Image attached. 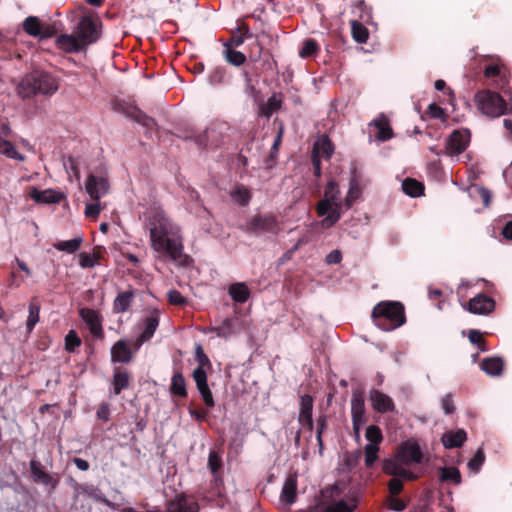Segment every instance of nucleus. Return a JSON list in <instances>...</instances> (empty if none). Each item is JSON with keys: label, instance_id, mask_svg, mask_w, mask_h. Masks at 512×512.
Returning a JSON list of instances; mask_svg holds the SVG:
<instances>
[{"label": "nucleus", "instance_id": "obj_20", "mask_svg": "<svg viewBox=\"0 0 512 512\" xmlns=\"http://www.w3.org/2000/svg\"><path fill=\"white\" fill-rule=\"evenodd\" d=\"M38 71L31 72L25 75L18 84V94L23 98L31 97L39 93L37 88Z\"/></svg>", "mask_w": 512, "mask_h": 512}, {"label": "nucleus", "instance_id": "obj_14", "mask_svg": "<svg viewBox=\"0 0 512 512\" xmlns=\"http://www.w3.org/2000/svg\"><path fill=\"white\" fill-rule=\"evenodd\" d=\"M470 313L478 315H486L491 313L495 308V302L492 298L478 294L464 306Z\"/></svg>", "mask_w": 512, "mask_h": 512}, {"label": "nucleus", "instance_id": "obj_31", "mask_svg": "<svg viewBox=\"0 0 512 512\" xmlns=\"http://www.w3.org/2000/svg\"><path fill=\"white\" fill-rule=\"evenodd\" d=\"M29 196L34 201L40 203H56L60 200L59 194L53 190L40 191L36 188H32L29 192Z\"/></svg>", "mask_w": 512, "mask_h": 512}, {"label": "nucleus", "instance_id": "obj_42", "mask_svg": "<svg viewBox=\"0 0 512 512\" xmlns=\"http://www.w3.org/2000/svg\"><path fill=\"white\" fill-rule=\"evenodd\" d=\"M351 32H352V36L356 42H358V43H366L367 42L369 33H368L367 28L363 24H361L357 21H352Z\"/></svg>", "mask_w": 512, "mask_h": 512}, {"label": "nucleus", "instance_id": "obj_12", "mask_svg": "<svg viewBox=\"0 0 512 512\" xmlns=\"http://www.w3.org/2000/svg\"><path fill=\"white\" fill-rule=\"evenodd\" d=\"M79 315L94 337H103L102 317L99 312L90 308H82Z\"/></svg>", "mask_w": 512, "mask_h": 512}, {"label": "nucleus", "instance_id": "obj_1", "mask_svg": "<svg viewBox=\"0 0 512 512\" xmlns=\"http://www.w3.org/2000/svg\"><path fill=\"white\" fill-rule=\"evenodd\" d=\"M143 223L149 231L150 246L154 252L173 261L182 257L184 245L181 227L160 206H150L143 214Z\"/></svg>", "mask_w": 512, "mask_h": 512}, {"label": "nucleus", "instance_id": "obj_37", "mask_svg": "<svg viewBox=\"0 0 512 512\" xmlns=\"http://www.w3.org/2000/svg\"><path fill=\"white\" fill-rule=\"evenodd\" d=\"M356 508V501L353 498L341 499L330 504L327 512H352Z\"/></svg>", "mask_w": 512, "mask_h": 512}, {"label": "nucleus", "instance_id": "obj_24", "mask_svg": "<svg viewBox=\"0 0 512 512\" xmlns=\"http://www.w3.org/2000/svg\"><path fill=\"white\" fill-rule=\"evenodd\" d=\"M312 409L313 399L309 395H303L300 398V410H299V422L303 426H307L312 429Z\"/></svg>", "mask_w": 512, "mask_h": 512}, {"label": "nucleus", "instance_id": "obj_51", "mask_svg": "<svg viewBox=\"0 0 512 512\" xmlns=\"http://www.w3.org/2000/svg\"><path fill=\"white\" fill-rule=\"evenodd\" d=\"M318 49V45L315 40L308 39L303 43L301 50L299 51V55L302 58H308L316 53Z\"/></svg>", "mask_w": 512, "mask_h": 512}, {"label": "nucleus", "instance_id": "obj_22", "mask_svg": "<svg viewBox=\"0 0 512 512\" xmlns=\"http://www.w3.org/2000/svg\"><path fill=\"white\" fill-rule=\"evenodd\" d=\"M132 356L133 354L126 340H118L111 348V361L113 363H128Z\"/></svg>", "mask_w": 512, "mask_h": 512}, {"label": "nucleus", "instance_id": "obj_40", "mask_svg": "<svg viewBox=\"0 0 512 512\" xmlns=\"http://www.w3.org/2000/svg\"><path fill=\"white\" fill-rule=\"evenodd\" d=\"M82 241L83 239L81 237H77L66 241L56 242L53 244V247L58 251H64L71 254L80 248Z\"/></svg>", "mask_w": 512, "mask_h": 512}, {"label": "nucleus", "instance_id": "obj_2", "mask_svg": "<svg viewBox=\"0 0 512 512\" xmlns=\"http://www.w3.org/2000/svg\"><path fill=\"white\" fill-rule=\"evenodd\" d=\"M341 209V192L335 181H329L324 191V198L316 207L318 216L323 217L321 227L324 229L332 227L341 218Z\"/></svg>", "mask_w": 512, "mask_h": 512}, {"label": "nucleus", "instance_id": "obj_39", "mask_svg": "<svg viewBox=\"0 0 512 512\" xmlns=\"http://www.w3.org/2000/svg\"><path fill=\"white\" fill-rule=\"evenodd\" d=\"M224 47L223 55L228 63L234 66H240L246 61V56L242 52L230 48V44H224Z\"/></svg>", "mask_w": 512, "mask_h": 512}, {"label": "nucleus", "instance_id": "obj_60", "mask_svg": "<svg viewBox=\"0 0 512 512\" xmlns=\"http://www.w3.org/2000/svg\"><path fill=\"white\" fill-rule=\"evenodd\" d=\"M441 404H442V408L446 414H451L454 412L455 407H454V403H453L451 395L448 394V395L444 396L441 401Z\"/></svg>", "mask_w": 512, "mask_h": 512}, {"label": "nucleus", "instance_id": "obj_30", "mask_svg": "<svg viewBox=\"0 0 512 512\" xmlns=\"http://www.w3.org/2000/svg\"><path fill=\"white\" fill-rule=\"evenodd\" d=\"M503 368V360L499 357L485 358L481 363V369L489 376L501 375Z\"/></svg>", "mask_w": 512, "mask_h": 512}, {"label": "nucleus", "instance_id": "obj_32", "mask_svg": "<svg viewBox=\"0 0 512 512\" xmlns=\"http://www.w3.org/2000/svg\"><path fill=\"white\" fill-rule=\"evenodd\" d=\"M134 294L131 291H125L115 298L113 302V310L115 313H124L126 312L129 307L131 306V303L133 301Z\"/></svg>", "mask_w": 512, "mask_h": 512}, {"label": "nucleus", "instance_id": "obj_7", "mask_svg": "<svg viewBox=\"0 0 512 512\" xmlns=\"http://www.w3.org/2000/svg\"><path fill=\"white\" fill-rule=\"evenodd\" d=\"M229 130L227 123L214 122L204 133V136L197 138V143L203 146L218 147L226 136V132Z\"/></svg>", "mask_w": 512, "mask_h": 512}, {"label": "nucleus", "instance_id": "obj_48", "mask_svg": "<svg viewBox=\"0 0 512 512\" xmlns=\"http://www.w3.org/2000/svg\"><path fill=\"white\" fill-rule=\"evenodd\" d=\"M485 461V455L481 448H479L474 457L468 462V468L471 472L477 473Z\"/></svg>", "mask_w": 512, "mask_h": 512}, {"label": "nucleus", "instance_id": "obj_38", "mask_svg": "<svg viewBox=\"0 0 512 512\" xmlns=\"http://www.w3.org/2000/svg\"><path fill=\"white\" fill-rule=\"evenodd\" d=\"M402 189L405 194L411 197H419L424 192V186L422 183L418 182L415 179H405L402 183Z\"/></svg>", "mask_w": 512, "mask_h": 512}, {"label": "nucleus", "instance_id": "obj_62", "mask_svg": "<svg viewBox=\"0 0 512 512\" xmlns=\"http://www.w3.org/2000/svg\"><path fill=\"white\" fill-rule=\"evenodd\" d=\"M342 260V255L339 250H333L326 256V262L328 264H338Z\"/></svg>", "mask_w": 512, "mask_h": 512}, {"label": "nucleus", "instance_id": "obj_8", "mask_svg": "<svg viewBox=\"0 0 512 512\" xmlns=\"http://www.w3.org/2000/svg\"><path fill=\"white\" fill-rule=\"evenodd\" d=\"M409 465V463L399 459V457L395 455L394 458L384 461L383 471L393 477L402 478L404 480H414L417 478V475L409 469Z\"/></svg>", "mask_w": 512, "mask_h": 512}, {"label": "nucleus", "instance_id": "obj_25", "mask_svg": "<svg viewBox=\"0 0 512 512\" xmlns=\"http://www.w3.org/2000/svg\"><path fill=\"white\" fill-rule=\"evenodd\" d=\"M370 399L373 408L380 413L390 412L394 409V403L392 399L380 391H373L371 393Z\"/></svg>", "mask_w": 512, "mask_h": 512}, {"label": "nucleus", "instance_id": "obj_34", "mask_svg": "<svg viewBox=\"0 0 512 512\" xmlns=\"http://www.w3.org/2000/svg\"><path fill=\"white\" fill-rule=\"evenodd\" d=\"M484 75L487 78L500 77L505 79L508 75V69L504 63L496 59L495 62L486 66Z\"/></svg>", "mask_w": 512, "mask_h": 512}, {"label": "nucleus", "instance_id": "obj_35", "mask_svg": "<svg viewBox=\"0 0 512 512\" xmlns=\"http://www.w3.org/2000/svg\"><path fill=\"white\" fill-rule=\"evenodd\" d=\"M229 295L235 301L239 303H244L248 300L250 296V291L246 284L244 283H235L229 287Z\"/></svg>", "mask_w": 512, "mask_h": 512}, {"label": "nucleus", "instance_id": "obj_61", "mask_svg": "<svg viewBox=\"0 0 512 512\" xmlns=\"http://www.w3.org/2000/svg\"><path fill=\"white\" fill-rule=\"evenodd\" d=\"M428 113L434 119H439L444 116L443 109L436 105L435 103H432L428 106Z\"/></svg>", "mask_w": 512, "mask_h": 512}, {"label": "nucleus", "instance_id": "obj_59", "mask_svg": "<svg viewBox=\"0 0 512 512\" xmlns=\"http://www.w3.org/2000/svg\"><path fill=\"white\" fill-rule=\"evenodd\" d=\"M195 357L197 362L199 363V367L203 368L204 366L209 365V359L203 352V349L200 345L196 347Z\"/></svg>", "mask_w": 512, "mask_h": 512}, {"label": "nucleus", "instance_id": "obj_49", "mask_svg": "<svg viewBox=\"0 0 512 512\" xmlns=\"http://www.w3.org/2000/svg\"><path fill=\"white\" fill-rule=\"evenodd\" d=\"M441 480L452 481L455 484H459L461 482V475L459 470L455 467L443 468L441 472Z\"/></svg>", "mask_w": 512, "mask_h": 512}, {"label": "nucleus", "instance_id": "obj_15", "mask_svg": "<svg viewBox=\"0 0 512 512\" xmlns=\"http://www.w3.org/2000/svg\"><path fill=\"white\" fill-rule=\"evenodd\" d=\"M198 503L186 495L176 496L166 506V512H198Z\"/></svg>", "mask_w": 512, "mask_h": 512}, {"label": "nucleus", "instance_id": "obj_29", "mask_svg": "<svg viewBox=\"0 0 512 512\" xmlns=\"http://www.w3.org/2000/svg\"><path fill=\"white\" fill-rule=\"evenodd\" d=\"M333 151L331 141L327 137H321L314 144L313 157L329 159Z\"/></svg>", "mask_w": 512, "mask_h": 512}, {"label": "nucleus", "instance_id": "obj_43", "mask_svg": "<svg viewBox=\"0 0 512 512\" xmlns=\"http://www.w3.org/2000/svg\"><path fill=\"white\" fill-rule=\"evenodd\" d=\"M231 197L240 205H247L250 201L251 195L247 188L238 186L232 190Z\"/></svg>", "mask_w": 512, "mask_h": 512}, {"label": "nucleus", "instance_id": "obj_50", "mask_svg": "<svg viewBox=\"0 0 512 512\" xmlns=\"http://www.w3.org/2000/svg\"><path fill=\"white\" fill-rule=\"evenodd\" d=\"M81 345V340L74 330H70L65 337V349L68 352H73Z\"/></svg>", "mask_w": 512, "mask_h": 512}, {"label": "nucleus", "instance_id": "obj_27", "mask_svg": "<svg viewBox=\"0 0 512 512\" xmlns=\"http://www.w3.org/2000/svg\"><path fill=\"white\" fill-rule=\"evenodd\" d=\"M377 129V139L380 141H386L393 137V131L390 127L389 120L384 115L378 116L371 123Z\"/></svg>", "mask_w": 512, "mask_h": 512}, {"label": "nucleus", "instance_id": "obj_33", "mask_svg": "<svg viewBox=\"0 0 512 512\" xmlns=\"http://www.w3.org/2000/svg\"><path fill=\"white\" fill-rule=\"evenodd\" d=\"M130 376L127 371L117 368L113 374V389L115 394H119L123 389L128 388Z\"/></svg>", "mask_w": 512, "mask_h": 512}, {"label": "nucleus", "instance_id": "obj_46", "mask_svg": "<svg viewBox=\"0 0 512 512\" xmlns=\"http://www.w3.org/2000/svg\"><path fill=\"white\" fill-rule=\"evenodd\" d=\"M379 446L376 444H366L365 452V465L371 467L378 458Z\"/></svg>", "mask_w": 512, "mask_h": 512}, {"label": "nucleus", "instance_id": "obj_19", "mask_svg": "<svg viewBox=\"0 0 512 512\" xmlns=\"http://www.w3.org/2000/svg\"><path fill=\"white\" fill-rule=\"evenodd\" d=\"M57 47L66 53L80 52L85 48L76 34H61L56 38Z\"/></svg>", "mask_w": 512, "mask_h": 512}, {"label": "nucleus", "instance_id": "obj_18", "mask_svg": "<svg viewBox=\"0 0 512 512\" xmlns=\"http://www.w3.org/2000/svg\"><path fill=\"white\" fill-rule=\"evenodd\" d=\"M10 133V127L7 123L0 124V154L7 156L8 158L23 161L24 156L20 154L15 146L8 140L2 138L7 137Z\"/></svg>", "mask_w": 512, "mask_h": 512}, {"label": "nucleus", "instance_id": "obj_52", "mask_svg": "<svg viewBox=\"0 0 512 512\" xmlns=\"http://www.w3.org/2000/svg\"><path fill=\"white\" fill-rule=\"evenodd\" d=\"M97 263V256L95 254H89L87 252H82L79 254V265L82 268H92L96 266Z\"/></svg>", "mask_w": 512, "mask_h": 512}, {"label": "nucleus", "instance_id": "obj_5", "mask_svg": "<svg viewBox=\"0 0 512 512\" xmlns=\"http://www.w3.org/2000/svg\"><path fill=\"white\" fill-rule=\"evenodd\" d=\"M75 32L86 48L100 38L102 34V23L96 16L85 15L79 20Z\"/></svg>", "mask_w": 512, "mask_h": 512}, {"label": "nucleus", "instance_id": "obj_11", "mask_svg": "<svg viewBox=\"0 0 512 512\" xmlns=\"http://www.w3.org/2000/svg\"><path fill=\"white\" fill-rule=\"evenodd\" d=\"M160 312L157 309H152L148 312L146 317L143 319V331L140 337L136 341L137 347H140L143 343L149 341L157 327L159 326Z\"/></svg>", "mask_w": 512, "mask_h": 512}, {"label": "nucleus", "instance_id": "obj_55", "mask_svg": "<svg viewBox=\"0 0 512 512\" xmlns=\"http://www.w3.org/2000/svg\"><path fill=\"white\" fill-rule=\"evenodd\" d=\"M222 460L217 452L212 451L209 453L208 466L213 474H216L221 468Z\"/></svg>", "mask_w": 512, "mask_h": 512}, {"label": "nucleus", "instance_id": "obj_63", "mask_svg": "<svg viewBox=\"0 0 512 512\" xmlns=\"http://www.w3.org/2000/svg\"><path fill=\"white\" fill-rule=\"evenodd\" d=\"M280 106V102L276 100L274 97L270 98L267 103V110L265 111L266 116H270L275 110H277Z\"/></svg>", "mask_w": 512, "mask_h": 512}, {"label": "nucleus", "instance_id": "obj_41", "mask_svg": "<svg viewBox=\"0 0 512 512\" xmlns=\"http://www.w3.org/2000/svg\"><path fill=\"white\" fill-rule=\"evenodd\" d=\"M171 392L174 395H177L180 397H185L187 395L185 379L182 376V374L177 373V374L173 375V377L171 379Z\"/></svg>", "mask_w": 512, "mask_h": 512}, {"label": "nucleus", "instance_id": "obj_3", "mask_svg": "<svg viewBox=\"0 0 512 512\" xmlns=\"http://www.w3.org/2000/svg\"><path fill=\"white\" fill-rule=\"evenodd\" d=\"M372 317L377 327L391 331L405 322L404 307L399 302H380L374 307Z\"/></svg>", "mask_w": 512, "mask_h": 512}, {"label": "nucleus", "instance_id": "obj_9", "mask_svg": "<svg viewBox=\"0 0 512 512\" xmlns=\"http://www.w3.org/2000/svg\"><path fill=\"white\" fill-rule=\"evenodd\" d=\"M247 228L254 233H273L276 234L280 231V225L273 215H260L251 219Z\"/></svg>", "mask_w": 512, "mask_h": 512}, {"label": "nucleus", "instance_id": "obj_58", "mask_svg": "<svg viewBox=\"0 0 512 512\" xmlns=\"http://www.w3.org/2000/svg\"><path fill=\"white\" fill-rule=\"evenodd\" d=\"M469 340L473 343V344H477L481 351H485V347H482V345L485 344V341L483 339V336H482V333L478 330H470L469 332Z\"/></svg>", "mask_w": 512, "mask_h": 512}, {"label": "nucleus", "instance_id": "obj_44", "mask_svg": "<svg viewBox=\"0 0 512 512\" xmlns=\"http://www.w3.org/2000/svg\"><path fill=\"white\" fill-rule=\"evenodd\" d=\"M39 312H40L39 306L35 303H30L29 315H28L27 322H26L27 330L29 332H31L34 329L35 325L38 323Z\"/></svg>", "mask_w": 512, "mask_h": 512}, {"label": "nucleus", "instance_id": "obj_57", "mask_svg": "<svg viewBox=\"0 0 512 512\" xmlns=\"http://www.w3.org/2000/svg\"><path fill=\"white\" fill-rule=\"evenodd\" d=\"M403 480L402 478L393 477L389 481V491L392 495L399 494L403 489Z\"/></svg>", "mask_w": 512, "mask_h": 512}, {"label": "nucleus", "instance_id": "obj_21", "mask_svg": "<svg viewBox=\"0 0 512 512\" xmlns=\"http://www.w3.org/2000/svg\"><path fill=\"white\" fill-rule=\"evenodd\" d=\"M466 440L467 433L464 429L446 431L441 437V442L446 449L459 448Z\"/></svg>", "mask_w": 512, "mask_h": 512}, {"label": "nucleus", "instance_id": "obj_45", "mask_svg": "<svg viewBox=\"0 0 512 512\" xmlns=\"http://www.w3.org/2000/svg\"><path fill=\"white\" fill-rule=\"evenodd\" d=\"M366 439L369 441L368 444H376L379 446V444L383 440L382 432L378 426L370 425L366 430Z\"/></svg>", "mask_w": 512, "mask_h": 512}, {"label": "nucleus", "instance_id": "obj_36", "mask_svg": "<svg viewBox=\"0 0 512 512\" xmlns=\"http://www.w3.org/2000/svg\"><path fill=\"white\" fill-rule=\"evenodd\" d=\"M25 32L32 36L48 37L50 34L43 32L40 21L37 17L30 16L23 23Z\"/></svg>", "mask_w": 512, "mask_h": 512}, {"label": "nucleus", "instance_id": "obj_26", "mask_svg": "<svg viewBox=\"0 0 512 512\" xmlns=\"http://www.w3.org/2000/svg\"><path fill=\"white\" fill-rule=\"evenodd\" d=\"M37 88L41 94H53L58 90V81L48 73L38 71Z\"/></svg>", "mask_w": 512, "mask_h": 512}, {"label": "nucleus", "instance_id": "obj_16", "mask_svg": "<svg viewBox=\"0 0 512 512\" xmlns=\"http://www.w3.org/2000/svg\"><path fill=\"white\" fill-rule=\"evenodd\" d=\"M193 378L197 389L202 396L203 401L208 407L214 406V399L207 383V375L202 367H198L193 371Z\"/></svg>", "mask_w": 512, "mask_h": 512}, {"label": "nucleus", "instance_id": "obj_10", "mask_svg": "<svg viewBox=\"0 0 512 512\" xmlns=\"http://www.w3.org/2000/svg\"><path fill=\"white\" fill-rule=\"evenodd\" d=\"M85 189L92 200L99 201L108 193L109 184L104 177L91 174L86 180Z\"/></svg>", "mask_w": 512, "mask_h": 512}, {"label": "nucleus", "instance_id": "obj_64", "mask_svg": "<svg viewBox=\"0 0 512 512\" xmlns=\"http://www.w3.org/2000/svg\"><path fill=\"white\" fill-rule=\"evenodd\" d=\"M109 415H110L109 406L107 404L101 405L97 411V417L103 421H108Z\"/></svg>", "mask_w": 512, "mask_h": 512}, {"label": "nucleus", "instance_id": "obj_28", "mask_svg": "<svg viewBox=\"0 0 512 512\" xmlns=\"http://www.w3.org/2000/svg\"><path fill=\"white\" fill-rule=\"evenodd\" d=\"M364 402L359 398L352 399L351 413L353 427L356 434H359L361 426L364 424Z\"/></svg>", "mask_w": 512, "mask_h": 512}, {"label": "nucleus", "instance_id": "obj_17", "mask_svg": "<svg viewBox=\"0 0 512 512\" xmlns=\"http://www.w3.org/2000/svg\"><path fill=\"white\" fill-rule=\"evenodd\" d=\"M396 456L409 464L419 463L422 459V452L416 442L407 441L398 448Z\"/></svg>", "mask_w": 512, "mask_h": 512}, {"label": "nucleus", "instance_id": "obj_54", "mask_svg": "<svg viewBox=\"0 0 512 512\" xmlns=\"http://www.w3.org/2000/svg\"><path fill=\"white\" fill-rule=\"evenodd\" d=\"M215 333L218 337L228 338L232 335V321L230 319H226L223 323L215 328Z\"/></svg>", "mask_w": 512, "mask_h": 512}, {"label": "nucleus", "instance_id": "obj_13", "mask_svg": "<svg viewBox=\"0 0 512 512\" xmlns=\"http://www.w3.org/2000/svg\"><path fill=\"white\" fill-rule=\"evenodd\" d=\"M470 141V133L468 130L454 131L447 141V152L449 155L454 156L463 152Z\"/></svg>", "mask_w": 512, "mask_h": 512}, {"label": "nucleus", "instance_id": "obj_4", "mask_svg": "<svg viewBox=\"0 0 512 512\" xmlns=\"http://www.w3.org/2000/svg\"><path fill=\"white\" fill-rule=\"evenodd\" d=\"M478 111L486 117L497 118L505 114L506 101L498 93L490 90H481L474 96Z\"/></svg>", "mask_w": 512, "mask_h": 512}, {"label": "nucleus", "instance_id": "obj_6", "mask_svg": "<svg viewBox=\"0 0 512 512\" xmlns=\"http://www.w3.org/2000/svg\"><path fill=\"white\" fill-rule=\"evenodd\" d=\"M297 499V474H289L284 483L279 496L277 507L281 511H287Z\"/></svg>", "mask_w": 512, "mask_h": 512}, {"label": "nucleus", "instance_id": "obj_56", "mask_svg": "<svg viewBox=\"0 0 512 512\" xmlns=\"http://www.w3.org/2000/svg\"><path fill=\"white\" fill-rule=\"evenodd\" d=\"M168 301L172 305L182 306L187 303V299L177 290H170L167 294Z\"/></svg>", "mask_w": 512, "mask_h": 512}, {"label": "nucleus", "instance_id": "obj_23", "mask_svg": "<svg viewBox=\"0 0 512 512\" xmlns=\"http://www.w3.org/2000/svg\"><path fill=\"white\" fill-rule=\"evenodd\" d=\"M31 476L35 482L41 483L45 486H50L55 489L57 481L52 478L50 474L45 472L39 462L36 460L30 461Z\"/></svg>", "mask_w": 512, "mask_h": 512}, {"label": "nucleus", "instance_id": "obj_47", "mask_svg": "<svg viewBox=\"0 0 512 512\" xmlns=\"http://www.w3.org/2000/svg\"><path fill=\"white\" fill-rule=\"evenodd\" d=\"M360 194L361 191L357 181L355 179L351 180L350 187L345 198V205L347 206V208L351 207L352 203L359 198Z\"/></svg>", "mask_w": 512, "mask_h": 512}, {"label": "nucleus", "instance_id": "obj_53", "mask_svg": "<svg viewBox=\"0 0 512 512\" xmlns=\"http://www.w3.org/2000/svg\"><path fill=\"white\" fill-rule=\"evenodd\" d=\"M102 210V207L99 201H95L94 203H87L85 206L84 215L88 218H92L96 220Z\"/></svg>", "mask_w": 512, "mask_h": 512}]
</instances>
